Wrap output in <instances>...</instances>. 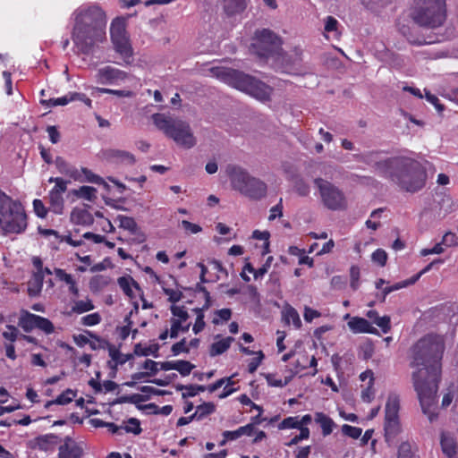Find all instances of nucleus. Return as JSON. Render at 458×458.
Masks as SVG:
<instances>
[{
    "mask_svg": "<svg viewBox=\"0 0 458 458\" xmlns=\"http://www.w3.org/2000/svg\"><path fill=\"white\" fill-rule=\"evenodd\" d=\"M226 174L233 191L252 199H260L267 194V184L252 176L246 169L235 165L226 167Z\"/></svg>",
    "mask_w": 458,
    "mask_h": 458,
    "instance_id": "6",
    "label": "nucleus"
},
{
    "mask_svg": "<svg viewBox=\"0 0 458 458\" xmlns=\"http://www.w3.org/2000/svg\"><path fill=\"white\" fill-rule=\"evenodd\" d=\"M74 195H76L79 198L87 199V200H93L97 197V190L94 187L91 186H81L77 190H74L72 191Z\"/></svg>",
    "mask_w": 458,
    "mask_h": 458,
    "instance_id": "30",
    "label": "nucleus"
},
{
    "mask_svg": "<svg viewBox=\"0 0 458 458\" xmlns=\"http://www.w3.org/2000/svg\"><path fill=\"white\" fill-rule=\"evenodd\" d=\"M418 9L415 21L424 27L438 28L442 26L447 16L445 0H415Z\"/></svg>",
    "mask_w": 458,
    "mask_h": 458,
    "instance_id": "8",
    "label": "nucleus"
},
{
    "mask_svg": "<svg viewBox=\"0 0 458 458\" xmlns=\"http://www.w3.org/2000/svg\"><path fill=\"white\" fill-rule=\"evenodd\" d=\"M104 156L106 160L113 163L132 165L135 163L134 156L128 151L121 149H108L105 151Z\"/></svg>",
    "mask_w": 458,
    "mask_h": 458,
    "instance_id": "17",
    "label": "nucleus"
},
{
    "mask_svg": "<svg viewBox=\"0 0 458 458\" xmlns=\"http://www.w3.org/2000/svg\"><path fill=\"white\" fill-rule=\"evenodd\" d=\"M128 77L125 72L109 65L99 68L94 75L96 81L104 85H120Z\"/></svg>",
    "mask_w": 458,
    "mask_h": 458,
    "instance_id": "13",
    "label": "nucleus"
},
{
    "mask_svg": "<svg viewBox=\"0 0 458 458\" xmlns=\"http://www.w3.org/2000/svg\"><path fill=\"white\" fill-rule=\"evenodd\" d=\"M232 311L229 309H222L216 312L213 323L218 325L220 321H227L231 318Z\"/></svg>",
    "mask_w": 458,
    "mask_h": 458,
    "instance_id": "50",
    "label": "nucleus"
},
{
    "mask_svg": "<svg viewBox=\"0 0 458 458\" xmlns=\"http://www.w3.org/2000/svg\"><path fill=\"white\" fill-rule=\"evenodd\" d=\"M294 191L300 195V196H307L309 195L310 189L308 183H306L303 180H298L296 181L294 184Z\"/></svg>",
    "mask_w": 458,
    "mask_h": 458,
    "instance_id": "58",
    "label": "nucleus"
},
{
    "mask_svg": "<svg viewBox=\"0 0 458 458\" xmlns=\"http://www.w3.org/2000/svg\"><path fill=\"white\" fill-rule=\"evenodd\" d=\"M225 386L224 387L223 393L219 395L220 398H225L237 391V388H234L233 386L234 382L232 380V377H225Z\"/></svg>",
    "mask_w": 458,
    "mask_h": 458,
    "instance_id": "60",
    "label": "nucleus"
},
{
    "mask_svg": "<svg viewBox=\"0 0 458 458\" xmlns=\"http://www.w3.org/2000/svg\"><path fill=\"white\" fill-rule=\"evenodd\" d=\"M118 284L120 288L123 291V293L130 296H133V291L132 288H138L137 283L130 276H123L118 279Z\"/></svg>",
    "mask_w": 458,
    "mask_h": 458,
    "instance_id": "29",
    "label": "nucleus"
},
{
    "mask_svg": "<svg viewBox=\"0 0 458 458\" xmlns=\"http://www.w3.org/2000/svg\"><path fill=\"white\" fill-rule=\"evenodd\" d=\"M181 225L187 233L195 234L201 232L202 230V228L199 225L191 223L187 220H182L181 222Z\"/></svg>",
    "mask_w": 458,
    "mask_h": 458,
    "instance_id": "59",
    "label": "nucleus"
},
{
    "mask_svg": "<svg viewBox=\"0 0 458 458\" xmlns=\"http://www.w3.org/2000/svg\"><path fill=\"white\" fill-rule=\"evenodd\" d=\"M315 421L321 427L324 436H328L332 433L335 423L327 415L318 412L315 415Z\"/></svg>",
    "mask_w": 458,
    "mask_h": 458,
    "instance_id": "26",
    "label": "nucleus"
},
{
    "mask_svg": "<svg viewBox=\"0 0 458 458\" xmlns=\"http://www.w3.org/2000/svg\"><path fill=\"white\" fill-rule=\"evenodd\" d=\"M349 329L354 334H377V330L365 318L352 317L347 323Z\"/></svg>",
    "mask_w": 458,
    "mask_h": 458,
    "instance_id": "16",
    "label": "nucleus"
},
{
    "mask_svg": "<svg viewBox=\"0 0 458 458\" xmlns=\"http://www.w3.org/2000/svg\"><path fill=\"white\" fill-rule=\"evenodd\" d=\"M70 220L72 224L83 226L91 225L94 223V217L90 212L84 208H74L70 215Z\"/></svg>",
    "mask_w": 458,
    "mask_h": 458,
    "instance_id": "18",
    "label": "nucleus"
},
{
    "mask_svg": "<svg viewBox=\"0 0 458 458\" xmlns=\"http://www.w3.org/2000/svg\"><path fill=\"white\" fill-rule=\"evenodd\" d=\"M374 385L367 384L366 387L361 391V399L365 403H370L375 396L373 389Z\"/></svg>",
    "mask_w": 458,
    "mask_h": 458,
    "instance_id": "61",
    "label": "nucleus"
},
{
    "mask_svg": "<svg viewBox=\"0 0 458 458\" xmlns=\"http://www.w3.org/2000/svg\"><path fill=\"white\" fill-rule=\"evenodd\" d=\"M176 390L178 391H184L182 392V398H188V397H193L197 395L196 390H195V385H177Z\"/></svg>",
    "mask_w": 458,
    "mask_h": 458,
    "instance_id": "55",
    "label": "nucleus"
},
{
    "mask_svg": "<svg viewBox=\"0 0 458 458\" xmlns=\"http://www.w3.org/2000/svg\"><path fill=\"white\" fill-rule=\"evenodd\" d=\"M310 437V429L309 428H301L300 434L296 435L293 437L288 443H285V445L292 446L297 445L299 442L308 439Z\"/></svg>",
    "mask_w": 458,
    "mask_h": 458,
    "instance_id": "51",
    "label": "nucleus"
},
{
    "mask_svg": "<svg viewBox=\"0 0 458 458\" xmlns=\"http://www.w3.org/2000/svg\"><path fill=\"white\" fill-rule=\"evenodd\" d=\"M212 73L225 83L257 98L267 101L272 94V88L243 72L229 68H213Z\"/></svg>",
    "mask_w": 458,
    "mask_h": 458,
    "instance_id": "5",
    "label": "nucleus"
},
{
    "mask_svg": "<svg viewBox=\"0 0 458 458\" xmlns=\"http://www.w3.org/2000/svg\"><path fill=\"white\" fill-rule=\"evenodd\" d=\"M445 350L444 339L440 335H428L413 347V367H421L413 373V384L418 394L421 409L430 421L436 418L431 411L436 403L437 382L439 380L442 359Z\"/></svg>",
    "mask_w": 458,
    "mask_h": 458,
    "instance_id": "1",
    "label": "nucleus"
},
{
    "mask_svg": "<svg viewBox=\"0 0 458 458\" xmlns=\"http://www.w3.org/2000/svg\"><path fill=\"white\" fill-rule=\"evenodd\" d=\"M82 172L86 175L89 182L97 184H103L105 187H107V184L103 181V179L100 176L94 174L91 171L88 170L87 168H83Z\"/></svg>",
    "mask_w": 458,
    "mask_h": 458,
    "instance_id": "63",
    "label": "nucleus"
},
{
    "mask_svg": "<svg viewBox=\"0 0 458 458\" xmlns=\"http://www.w3.org/2000/svg\"><path fill=\"white\" fill-rule=\"evenodd\" d=\"M440 442L443 453L449 458L454 457L458 445L454 436L449 433H442Z\"/></svg>",
    "mask_w": 458,
    "mask_h": 458,
    "instance_id": "20",
    "label": "nucleus"
},
{
    "mask_svg": "<svg viewBox=\"0 0 458 458\" xmlns=\"http://www.w3.org/2000/svg\"><path fill=\"white\" fill-rule=\"evenodd\" d=\"M84 453V444L76 442L72 438L66 437L64 443L58 447L56 458H81Z\"/></svg>",
    "mask_w": 458,
    "mask_h": 458,
    "instance_id": "15",
    "label": "nucleus"
},
{
    "mask_svg": "<svg viewBox=\"0 0 458 458\" xmlns=\"http://www.w3.org/2000/svg\"><path fill=\"white\" fill-rule=\"evenodd\" d=\"M101 319L102 318H101L100 314L98 312H95V313H91V314L83 316L81 318V323L83 326L93 327V326L99 324L101 322Z\"/></svg>",
    "mask_w": 458,
    "mask_h": 458,
    "instance_id": "42",
    "label": "nucleus"
},
{
    "mask_svg": "<svg viewBox=\"0 0 458 458\" xmlns=\"http://www.w3.org/2000/svg\"><path fill=\"white\" fill-rule=\"evenodd\" d=\"M72 40L82 53H89L97 44L106 39L105 13L95 5H81L73 13Z\"/></svg>",
    "mask_w": 458,
    "mask_h": 458,
    "instance_id": "3",
    "label": "nucleus"
},
{
    "mask_svg": "<svg viewBox=\"0 0 458 458\" xmlns=\"http://www.w3.org/2000/svg\"><path fill=\"white\" fill-rule=\"evenodd\" d=\"M279 429H286V428H298L301 430L299 417H287L284 419L278 425Z\"/></svg>",
    "mask_w": 458,
    "mask_h": 458,
    "instance_id": "39",
    "label": "nucleus"
},
{
    "mask_svg": "<svg viewBox=\"0 0 458 458\" xmlns=\"http://www.w3.org/2000/svg\"><path fill=\"white\" fill-rule=\"evenodd\" d=\"M281 38L268 29L258 30L252 38L250 50L261 58L277 54L281 49Z\"/></svg>",
    "mask_w": 458,
    "mask_h": 458,
    "instance_id": "10",
    "label": "nucleus"
},
{
    "mask_svg": "<svg viewBox=\"0 0 458 458\" xmlns=\"http://www.w3.org/2000/svg\"><path fill=\"white\" fill-rule=\"evenodd\" d=\"M44 273L34 272L28 282V293L30 296H38L43 287Z\"/></svg>",
    "mask_w": 458,
    "mask_h": 458,
    "instance_id": "22",
    "label": "nucleus"
},
{
    "mask_svg": "<svg viewBox=\"0 0 458 458\" xmlns=\"http://www.w3.org/2000/svg\"><path fill=\"white\" fill-rule=\"evenodd\" d=\"M338 21L333 16H327L325 20V32L332 33L334 38H337L339 33L337 30Z\"/></svg>",
    "mask_w": 458,
    "mask_h": 458,
    "instance_id": "38",
    "label": "nucleus"
},
{
    "mask_svg": "<svg viewBox=\"0 0 458 458\" xmlns=\"http://www.w3.org/2000/svg\"><path fill=\"white\" fill-rule=\"evenodd\" d=\"M293 375L285 377L284 379L277 377L274 374H267L266 376L267 382L271 386L283 387L289 384L292 380Z\"/></svg>",
    "mask_w": 458,
    "mask_h": 458,
    "instance_id": "35",
    "label": "nucleus"
},
{
    "mask_svg": "<svg viewBox=\"0 0 458 458\" xmlns=\"http://www.w3.org/2000/svg\"><path fill=\"white\" fill-rule=\"evenodd\" d=\"M116 221L119 223L120 228H123L128 232H130L132 229H135V225H137L134 218L123 215L117 216Z\"/></svg>",
    "mask_w": 458,
    "mask_h": 458,
    "instance_id": "37",
    "label": "nucleus"
},
{
    "mask_svg": "<svg viewBox=\"0 0 458 458\" xmlns=\"http://www.w3.org/2000/svg\"><path fill=\"white\" fill-rule=\"evenodd\" d=\"M222 436L223 440L219 443L220 446L225 445L228 441H233L241 437L238 428L233 431H224Z\"/></svg>",
    "mask_w": 458,
    "mask_h": 458,
    "instance_id": "54",
    "label": "nucleus"
},
{
    "mask_svg": "<svg viewBox=\"0 0 458 458\" xmlns=\"http://www.w3.org/2000/svg\"><path fill=\"white\" fill-rule=\"evenodd\" d=\"M399 408L398 396L394 394H389L385 407L384 422L385 439L389 445L394 444L398 435L402 432Z\"/></svg>",
    "mask_w": 458,
    "mask_h": 458,
    "instance_id": "11",
    "label": "nucleus"
},
{
    "mask_svg": "<svg viewBox=\"0 0 458 458\" xmlns=\"http://www.w3.org/2000/svg\"><path fill=\"white\" fill-rule=\"evenodd\" d=\"M40 103L45 106L46 107H55L57 106H66L67 104L71 103L70 99V93H67L66 95L56 98H49V99H41Z\"/></svg>",
    "mask_w": 458,
    "mask_h": 458,
    "instance_id": "32",
    "label": "nucleus"
},
{
    "mask_svg": "<svg viewBox=\"0 0 458 458\" xmlns=\"http://www.w3.org/2000/svg\"><path fill=\"white\" fill-rule=\"evenodd\" d=\"M283 318L287 325L291 323L295 328L301 327V320L298 311L292 306H286L282 311Z\"/></svg>",
    "mask_w": 458,
    "mask_h": 458,
    "instance_id": "24",
    "label": "nucleus"
},
{
    "mask_svg": "<svg viewBox=\"0 0 458 458\" xmlns=\"http://www.w3.org/2000/svg\"><path fill=\"white\" fill-rule=\"evenodd\" d=\"M69 93H70L71 102H72V101H81L87 106H89V108L92 107V101H91V99L89 98L85 94L78 93V92H69Z\"/></svg>",
    "mask_w": 458,
    "mask_h": 458,
    "instance_id": "56",
    "label": "nucleus"
},
{
    "mask_svg": "<svg viewBox=\"0 0 458 458\" xmlns=\"http://www.w3.org/2000/svg\"><path fill=\"white\" fill-rule=\"evenodd\" d=\"M111 39L114 47L124 58L131 57L132 49L125 30V23L122 19H115L110 27Z\"/></svg>",
    "mask_w": 458,
    "mask_h": 458,
    "instance_id": "12",
    "label": "nucleus"
},
{
    "mask_svg": "<svg viewBox=\"0 0 458 458\" xmlns=\"http://www.w3.org/2000/svg\"><path fill=\"white\" fill-rule=\"evenodd\" d=\"M123 429L126 432L140 434L141 432L140 421L137 419L131 418L127 420L124 426H122Z\"/></svg>",
    "mask_w": 458,
    "mask_h": 458,
    "instance_id": "44",
    "label": "nucleus"
},
{
    "mask_svg": "<svg viewBox=\"0 0 458 458\" xmlns=\"http://www.w3.org/2000/svg\"><path fill=\"white\" fill-rule=\"evenodd\" d=\"M0 227L5 233H21L27 227L22 205L4 194L0 199Z\"/></svg>",
    "mask_w": 458,
    "mask_h": 458,
    "instance_id": "7",
    "label": "nucleus"
},
{
    "mask_svg": "<svg viewBox=\"0 0 458 458\" xmlns=\"http://www.w3.org/2000/svg\"><path fill=\"white\" fill-rule=\"evenodd\" d=\"M342 431L344 435L353 438L357 439L361 436L362 429L358 427H353L348 424H344L342 427Z\"/></svg>",
    "mask_w": 458,
    "mask_h": 458,
    "instance_id": "45",
    "label": "nucleus"
},
{
    "mask_svg": "<svg viewBox=\"0 0 458 458\" xmlns=\"http://www.w3.org/2000/svg\"><path fill=\"white\" fill-rule=\"evenodd\" d=\"M194 311L197 314V318H196L195 323L192 327V331L194 332V334L198 335L204 329L206 323L204 321L203 310L202 309H195Z\"/></svg>",
    "mask_w": 458,
    "mask_h": 458,
    "instance_id": "40",
    "label": "nucleus"
},
{
    "mask_svg": "<svg viewBox=\"0 0 458 458\" xmlns=\"http://www.w3.org/2000/svg\"><path fill=\"white\" fill-rule=\"evenodd\" d=\"M374 323L381 328L383 333L386 334L389 332L391 326H390V318L388 316H383V317H377V318L374 320Z\"/></svg>",
    "mask_w": 458,
    "mask_h": 458,
    "instance_id": "52",
    "label": "nucleus"
},
{
    "mask_svg": "<svg viewBox=\"0 0 458 458\" xmlns=\"http://www.w3.org/2000/svg\"><path fill=\"white\" fill-rule=\"evenodd\" d=\"M151 120L156 128L177 146L191 149L197 145V137L188 122L165 113L152 114Z\"/></svg>",
    "mask_w": 458,
    "mask_h": 458,
    "instance_id": "4",
    "label": "nucleus"
},
{
    "mask_svg": "<svg viewBox=\"0 0 458 458\" xmlns=\"http://www.w3.org/2000/svg\"><path fill=\"white\" fill-rule=\"evenodd\" d=\"M54 274L56 279L65 283L69 286V292L71 293L76 296L79 294V288L77 286L76 280L71 274L66 273L65 270L62 268H55Z\"/></svg>",
    "mask_w": 458,
    "mask_h": 458,
    "instance_id": "21",
    "label": "nucleus"
},
{
    "mask_svg": "<svg viewBox=\"0 0 458 458\" xmlns=\"http://www.w3.org/2000/svg\"><path fill=\"white\" fill-rule=\"evenodd\" d=\"M408 40L411 44L416 45V46L429 45V44H434V43L440 41L438 37H437L435 35H428L427 37L420 36L417 38L410 37L408 38Z\"/></svg>",
    "mask_w": 458,
    "mask_h": 458,
    "instance_id": "34",
    "label": "nucleus"
},
{
    "mask_svg": "<svg viewBox=\"0 0 458 458\" xmlns=\"http://www.w3.org/2000/svg\"><path fill=\"white\" fill-rule=\"evenodd\" d=\"M215 411V405L212 403H205L201 405L197 406L193 417L196 420H200L206 416L211 414Z\"/></svg>",
    "mask_w": 458,
    "mask_h": 458,
    "instance_id": "31",
    "label": "nucleus"
},
{
    "mask_svg": "<svg viewBox=\"0 0 458 458\" xmlns=\"http://www.w3.org/2000/svg\"><path fill=\"white\" fill-rule=\"evenodd\" d=\"M170 337L171 338H176L179 335V333L181 332V328L182 327L183 322L179 321L178 319H174L173 318H170Z\"/></svg>",
    "mask_w": 458,
    "mask_h": 458,
    "instance_id": "53",
    "label": "nucleus"
},
{
    "mask_svg": "<svg viewBox=\"0 0 458 458\" xmlns=\"http://www.w3.org/2000/svg\"><path fill=\"white\" fill-rule=\"evenodd\" d=\"M171 313L173 315V318L178 319L183 323L187 322L189 318V314L184 306L173 305L171 307Z\"/></svg>",
    "mask_w": 458,
    "mask_h": 458,
    "instance_id": "36",
    "label": "nucleus"
},
{
    "mask_svg": "<svg viewBox=\"0 0 458 458\" xmlns=\"http://www.w3.org/2000/svg\"><path fill=\"white\" fill-rule=\"evenodd\" d=\"M33 210L36 216L40 218H45L48 212L42 200L38 199L33 200Z\"/></svg>",
    "mask_w": 458,
    "mask_h": 458,
    "instance_id": "48",
    "label": "nucleus"
},
{
    "mask_svg": "<svg viewBox=\"0 0 458 458\" xmlns=\"http://www.w3.org/2000/svg\"><path fill=\"white\" fill-rule=\"evenodd\" d=\"M416 445L412 441L403 440L397 450V458H419L415 454Z\"/></svg>",
    "mask_w": 458,
    "mask_h": 458,
    "instance_id": "25",
    "label": "nucleus"
},
{
    "mask_svg": "<svg viewBox=\"0 0 458 458\" xmlns=\"http://www.w3.org/2000/svg\"><path fill=\"white\" fill-rule=\"evenodd\" d=\"M195 365L188 360H177L176 369L182 377L191 374Z\"/></svg>",
    "mask_w": 458,
    "mask_h": 458,
    "instance_id": "43",
    "label": "nucleus"
},
{
    "mask_svg": "<svg viewBox=\"0 0 458 458\" xmlns=\"http://www.w3.org/2000/svg\"><path fill=\"white\" fill-rule=\"evenodd\" d=\"M256 355L257 357L252 359L248 364V370L250 373H254L257 370L264 358V354L261 351L257 352Z\"/></svg>",
    "mask_w": 458,
    "mask_h": 458,
    "instance_id": "57",
    "label": "nucleus"
},
{
    "mask_svg": "<svg viewBox=\"0 0 458 458\" xmlns=\"http://www.w3.org/2000/svg\"><path fill=\"white\" fill-rule=\"evenodd\" d=\"M425 98L427 101L432 104L438 112L444 110V106L439 103V99L437 96L431 94L429 91L425 89Z\"/></svg>",
    "mask_w": 458,
    "mask_h": 458,
    "instance_id": "64",
    "label": "nucleus"
},
{
    "mask_svg": "<svg viewBox=\"0 0 458 458\" xmlns=\"http://www.w3.org/2000/svg\"><path fill=\"white\" fill-rule=\"evenodd\" d=\"M363 160L378 174L390 179L406 191L416 192L425 186L426 170L419 161L411 157H382L379 152H369L363 156Z\"/></svg>",
    "mask_w": 458,
    "mask_h": 458,
    "instance_id": "2",
    "label": "nucleus"
},
{
    "mask_svg": "<svg viewBox=\"0 0 458 458\" xmlns=\"http://www.w3.org/2000/svg\"><path fill=\"white\" fill-rule=\"evenodd\" d=\"M35 318L37 319L36 328L41 330L47 335H50L55 332V326L48 318L38 315V318Z\"/></svg>",
    "mask_w": 458,
    "mask_h": 458,
    "instance_id": "33",
    "label": "nucleus"
},
{
    "mask_svg": "<svg viewBox=\"0 0 458 458\" xmlns=\"http://www.w3.org/2000/svg\"><path fill=\"white\" fill-rule=\"evenodd\" d=\"M215 342L209 347V355L216 357L225 352L233 342V337L227 336L221 338L219 335L215 336Z\"/></svg>",
    "mask_w": 458,
    "mask_h": 458,
    "instance_id": "19",
    "label": "nucleus"
},
{
    "mask_svg": "<svg viewBox=\"0 0 458 458\" xmlns=\"http://www.w3.org/2000/svg\"><path fill=\"white\" fill-rule=\"evenodd\" d=\"M444 243L441 242H438L437 244H435V246L431 249H422L420 250V255L422 257H426L428 255H430V254H441L444 252V247H443Z\"/></svg>",
    "mask_w": 458,
    "mask_h": 458,
    "instance_id": "62",
    "label": "nucleus"
},
{
    "mask_svg": "<svg viewBox=\"0 0 458 458\" xmlns=\"http://www.w3.org/2000/svg\"><path fill=\"white\" fill-rule=\"evenodd\" d=\"M38 315L30 313L25 310L21 311L18 325L27 333L36 328Z\"/></svg>",
    "mask_w": 458,
    "mask_h": 458,
    "instance_id": "23",
    "label": "nucleus"
},
{
    "mask_svg": "<svg viewBox=\"0 0 458 458\" xmlns=\"http://www.w3.org/2000/svg\"><path fill=\"white\" fill-rule=\"evenodd\" d=\"M74 397L75 393L71 389H67L65 392L58 395L55 401L51 402V403L65 405L70 403Z\"/></svg>",
    "mask_w": 458,
    "mask_h": 458,
    "instance_id": "41",
    "label": "nucleus"
},
{
    "mask_svg": "<svg viewBox=\"0 0 458 458\" xmlns=\"http://www.w3.org/2000/svg\"><path fill=\"white\" fill-rule=\"evenodd\" d=\"M372 261L378 264L380 267H384L387 260V254L382 249L376 250L371 255Z\"/></svg>",
    "mask_w": 458,
    "mask_h": 458,
    "instance_id": "49",
    "label": "nucleus"
},
{
    "mask_svg": "<svg viewBox=\"0 0 458 458\" xmlns=\"http://www.w3.org/2000/svg\"><path fill=\"white\" fill-rule=\"evenodd\" d=\"M95 309V306L92 301L89 298H85L83 300L75 301L72 307V311L76 314H82L88 311H90Z\"/></svg>",
    "mask_w": 458,
    "mask_h": 458,
    "instance_id": "27",
    "label": "nucleus"
},
{
    "mask_svg": "<svg viewBox=\"0 0 458 458\" xmlns=\"http://www.w3.org/2000/svg\"><path fill=\"white\" fill-rule=\"evenodd\" d=\"M314 185L318 191L324 207L330 210L346 208L347 200L344 191L339 187L321 177L314 179Z\"/></svg>",
    "mask_w": 458,
    "mask_h": 458,
    "instance_id": "9",
    "label": "nucleus"
},
{
    "mask_svg": "<svg viewBox=\"0 0 458 458\" xmlns=\"http://www.w3.org/2000/svg\"><path fill=\"white\" fill-rule=\"evenodd\" d=\"M171 351L174 356H177L182 352L188 353L190 352V348L187 347L186 338H182L181 341L173 344Z\"/></svg>",
    "mask_w": 458,
    "mask_h": 458,
    "instance_id": "47",
    "label": "nucleus"
},
{
    "mask_svg": "<svg viewBox=\"0 0 458 458\" xmlns=\"http://www.w3.org/2000/svg\"><path fill=\"white\" fill-rule=\"evenodd\" d=\"M225 11L228 14L240 13L245 8V0H223Z\"/></svg>",
    "mask_w": 458,
    "mask_h": 458,
    "instance_id": "28",
    "label": "nucleus"
},
{
    "mask_svg": "<svg viewBox=\"0 0 458 458\" xmlns=\"http://www.w3.org/2000/svg\"><path fill=\"white\" fill-rule=\"evenodd\" d=\"M19 335L18 328L12 325L6 326V329L3 332L4 338L10 341L11 344L17 340Z\"/></svg>",
    "mask_w": 458,
    "mask_h": 458,
    "instance_id": "46",
    "label": "nucleus"
},
{
    "mask_svg": "<svg viewBox=\"0 0 458 458\" xmlns=\"http://www.w3.org/2000/svg\"><path fill=\"white\" fill-rule=\"evenodd\" d=\"M55 185L48 193L49 210L56 215H62L64 208V199L63 194L67 190L68 182L56 179Z\"/></svg>",
    "mask_w": 458,
    "mask_h": 458,
    "instance_id": "14",
    "label": "nucleus"
}]
</instances>
